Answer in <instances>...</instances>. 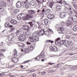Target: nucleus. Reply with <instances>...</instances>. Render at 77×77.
I'll list each match as a JSON object with an SVG mask.
<instances>
[{"label":"nucleus","instance_id":"nucleus-25","mask_svg":"<svg viewBox=\"0 0 77 77\" xmlns=\"http://www.w3.org/2000/svg\"><path fill=\"white\" fill-rule=\"evenodd\" d=\"M40 55H38V56L37 57H36L35 58V60H37L38 61H39V60H41V59H40Z\"/></svg>","mask_w":77,"mask_h":77},{"label":"nucleus","instance_id":"nucleus-45","mask_svg":"<svg viewBox=\"0 0 77 77\" xmlns=\"http://www.w3.org/2000/svg\"><path fill=\"white\" fill-rule=\"evenodd\" d=\"M64 42H65V40H63V41H61V42H60L61 44V45L63 44L64 45Z\"/></svg>","mask_w":77,"mask_h":77},{"label":"nucleus","instance_id":"nucleus-2","mask_svg":"<svg viewBox=\"0 0 77 77\" xmlns=\"http://www.w3.org/2000/svg\"><path fill=\"white\" fill-rule=\"evenodd\" d=\"M38 38L35 37V38H34V37L33 36L29 37V41L31 42H33L35 41H38Z\"/></svg>","mask_w":77,"mask_h":77},{"label":"nucleus","instance_id":"nucleus-42","mask_svg":"<svg viewBox=\"0 0 77 77\" xmlns=\"http://www.w3.org/2000/svg\"><path fill=\"white\" fill-rule=\"evenodd\" d=\"M0 51H1V52L3 53V52H5V51H6V49H1V50H0Z\"/></svg>","mask_w":77,"mask_h":77},{"label":"nucleus","instance_id":"nucleus-27","mask_svg":"<svg viewBox=\"0 0 77 77\" xmlns=\"http://www.w3.org/2000/svg\"><path fill=\"white\" fill-rule=\"evenodd\" d=\"M73 31H75H75H77V25H76L75 26H74L73 27Z\"/></svg>","mask_w":77,"mask_h":77},{"label":"nucleus","instance_id":"nucleus-63","mask_svg":"<svg viewBox=\"0 0 77 77\" xmlns=\"http://www.w3.org/2000/svg\"><path fill=\"white\" fill-rule=\"evenodd\" d=\"M26 43L28 45H30V44H31V43L29 42H27Z\"/></svg>","mask_w":77,"mask_h":77},{"label":"nucleus","instance_id":"nucleus-53","mask_svg":"<svg viewBox=\"0 0 77 77\" xmlns=\"http://www.w3.org/2000/svg\"><path fill=\"white\" fill-rule=\"evenodd\" d=\"M32 75L33 77H36V74L33 73L32 74Z\"/></svg>","mask_w":77,"mask_h":77},{"label":"nucleus","instance_id":"nucleus-11","mask_svg":"<svg viewBox=\"0 0 77 77\" xmlns=\"http://www.w3.org/2000/svg\"><path fill=\"white\" fill-rule=\"evenodd\" d=\"M22 27L23 29L25 30L28 31L29 30V29H30L29 26H28L26 25H23Z\"/></svg>","mask_w":77,"mask_h":77},{"label":"nucleus","instance_id":"nucleus-47","mask_svg":"<svg viewBox=\"0 0 77 77\" xmlns=\"http://www.w3.org/2000/svg\"><path fill=\"white\" fill-rule=\"evenodd\" d=\"M58 3H60V4H62L63 2H62V0H60L58 2Z\"/></svg>","mask_w":77,"mask_h":77},{"label":"nucleus","instance_id":"nucleus-19","mask_svg":"<svg viewBox=\"0 0 77 77\" xmlns=\"http://www.w3.org/2000/svg\"><path fill=\"white\" fill-rule=\"evenodd\" d=\"M17 33H18L19 34H23L24 33V31L22 30V29H19L18 31H17Z\"/></svg>","mask_w":77,"mask_h":77},{"label":"nucleus","instance_id":"nucleus-24","mask_svg":"<svg viewBox=\"0 0 77 77\" xmlns=\"http://www.w3.org/2000/svg\"><path fill=\"white\" fill-rule=\"evenodd\" d=\"M0 56L2 57V58H4L5 55L3 52H2V51H0Z\"/></svg>","mask_w":77,"mask_h":77},{"label":"nucleus","instance_id":"nucleus-38","mask_svg":"<svg viewBox=\"0 0 77 77\" xmlns=\"http://www.w3.org/2000/svg\"><path fill=\"white\" fill-rule=\"evenodd\" d=\"M49 34V32L48 31H47L44 32V34L45 35H48Z\"/></svg>","mask_w":77,"mask_h":77},{"label":"nucleus","instance_id":"nucleus-34","mask_svg":"<svg viewBox=\"0 0 77 77\" xmlns=\"http://www.w3.org/2000/svg\"><path fill=\"white\" fill-rule=\"evenodd\" d=\"M28 48H29V50H32L33 49V47L31 45L29 46L28 47Z\"/></svg>","mask_w":77,"mask_h":77},{"label":"nucleus","instance_id":"nucleus-41","mask_svg":"<svg viewBox=\"0 0 77 77\" xmlns=\"http://www.w3.org/2000/svg\"><path fill=\"white\" fill-rule=\"evenodd\" d=\"M31 27H35V25L34 24H32L31 25H30Z\"/></svg>","mask_w":77,"mask_h":77},{"label":"nucleus","instance_id":"nucleus-36","mask_svg":"<svg viewBox=\"0 0 77 77\" xmlns=\"http://www.w3.org/2000/svg\"><path fill=\"white\" fill-rule=\"evenodd\" d=\"M15 28L13 27L10 30V32H14V31H15Z\"/></svg>","mask_w":77,"mask_h":77},{"label":"nucleus","instance_id":"nucleus-4","mask_svg":"<svg viewBox=\"0 0 77 77\" xmlns=\"http://www.w3.org/2000/svg\"><path fill=\"white\" fill-rule=\"evenodd\" d=\"M67 16V14L65 12H61L60 13V17L61 18H64Z\"/></svg>","mask_w":77,"mask_h":77},{"label":"nucleus","instance_id":"nucleus-18","mask_svg":"<svg viewBox=\"0 0 77 77\" xmlns=\"http://www.w3.org/2000/svg\"><path fill=\"white\" fill-rule=\"evenodd\" d=\"M23 14H20L17 16V19L18 20H20L23 18Z\"/></svg>","mask_w":77,"mask_h":77},{"label":"nucleus","instance_id":"nucleus-3","mask_svg":"<svg viewBox=\"0 0 77 77\" xmlns=\"http://www.w3.org/2000/svg\"><path fill=\"white\" fill-rule=\"evenodd\" d=\"M20 41H24L26 39V36L25 35H20L19 38Z\"/></svg>","mask_w":77,"mask_h":77},{"label":"nucleus","instance_id":"nucleus-55","mask_svg":"<svg viewBox=\"0 0 77 77\" xmlns=\"http://www.w3.org/2000/svg\"><path fill=\"white\" fill-rule=\"evenodd\" d=\"M29 61L30 60H29L26 61L24 62V63H28V62H29Z\"/></svg>","mask_w":77,"mask_h":77},{"label":"nucleus","instance_id":"nucleus-39","mask_svg":"<svg viewBox=\"0 0 77 77\" xmlns=\"http://www.w3.org/2000/svg\"><path fill=\"white\" fill-rule=\"evenodd\" d=\"M47 42H51V43H53V41H52L50 40H48L46 41Z\"/></svg>","mask_w":77,"mask_h":77},{"label":"nucleus","instance_id":"nucleus-8","mask_svg":"<svg viewBox=\"0 0 77 77\" xmlns=\"http://www.w3.org/2000/svg\"><path fill=\"white\" fill-rule=\"evenodd\" d=\"M44 32H45L44 29H41L40 30L38 33L39 36H43L44 35Z\"/></svg>","mask_w":77,"mask_h":77},{"label":"nucleus","instance_id":"nucleus-6","mask_svg":"<svg viewBox=\"0 0 77 77\" xmlns=\"http://www.w3.org/2000/svg\"><path fill=\"white\" fill-rule=\"evenodd\" d=\"M50 50L52 51H57V48L56 46H51L50 48Z\"/></svg>","mask_w":77,"mask_h":77},{"label":"nucleus","instance_id":"nucleus-59","mask_svg":"<svg viewBox=\"0 0 77 77\" xmlns=\"http://www.w3.org/2000/svg\"><path fill=\"white\" fill-rule=\"evenodd\" d=\"M47 11L48 12H50V9H48L47 10Z\"/></svg>","mask_w":77,"mask_h":77},{"label":"nucleus","instance_id":"nucleus-16","mask_svg":"<svg viewBox=\"0 0 77 77\" xmlns=\"http://www.w3.org/2000/svg\"><path fill=\"white\" fill-rule=\"evenodd\" d=\"M28 2V0H26V1L24 2V3L25 4L26 3L25 5V8L26 9H28L29 8V4L27 3Z\"/></svg>","mask_w":77,"mask_h":77},{"label":"nucleus","instance_id":"nucleus-7","mask_svg":"<svg viewBox=\"0 0 77 77\" xmlns=\"http://www.w3.org/2000/svg\"><path fill=\"white\" fill-rule=\"evenodd\" d=\"M19 47H20V48H23L24 47V43H17Z\"/></svg>","mask_w":77,"mask_h":77},{"label":"nucleus","instance_id":"nucleus-40","mask_svg":"<svg viewBox=\"0 0 77 77\" xmlns=\"http://www.w3.org/2000/svg\"><path fill=\"white\" fill-rule=\"evenodd\" d=\"M25 34L26 35H29V34H30V32H29L28 31H27L26 32Z\"/></svg>","mask_w":77,"mask_h":77},{"label":"nucleus","instance_id":"nucleus-37","mask_svg":"<svg viewBox=\"0 0 77 77\" xmlns=\"http://www.w3.org/2000/svg\"><path fill=\"white\" fill-rule=\"evenodd\" d=\"M19 11H18V10H14V13L15 14H17L18 12Z\"/></svg>","mask_w":77,"mask_h":77},{"label":"nucleus","instance_id":"nucleus-17","mask_svg":"<svg viewBox=\"0 0 77 77\" xmlns=\"http://www.w3.org/2000/svg\"><path fill=\"white\" fill-rule=\"evenodd\" d=\"M11 23L12 24H17V21L15 20H11Z\"/></svg>","mask_w":77,"mask_h":77},{"label":"nucleus","instance_id":"nucleus-30","mask_svg":"<svg viewBox=\"0 0 77 77\" xmlns=\"http://www.w3.org/2000/svg\"><path fill=\"white\" fill-rule=\"evenodd\" d=\"M39 55H40V57L41 58L44 57H45V55L44 54V53H43V54L42 53L41 54H40Z\"/></svg>","mask_w":77,"mask_h":77},{"label":"nucleus","instance_id":"nucleus-49","mask_svg":"<svg viewBox=\"0 0 77 77\" xmlns=\"http://www.w3.org/2000/svg\"><path fill=\"white\" fill-rule=\"evenodd\" d=\"M60 65H63V63H60L59 65H57V67H59V66H60Z\"/></svg>","mask_w":77,"mask_h":77},{"label":"nucleus","instance_id":"nucleus-26","mask_svg":"<svg viewBox=\"0 0 77 77\" xmlns=\"http://www.w3.org/2000/svg\"><path fill=\"white\" fill-rule=\"evenodd\" d=\"M28 12L29 14H34L35 13V11L33 10H30L28 11Z\"/></svg>","mask_w":77,"mask_h":77},{"label":"nucleus","instance_id":"nucleus-58","mask_svg":"<svg viewBox=\"0 0 77 77\" xmlns=\"http://www.w3.org/2000/svg\"><path fill=\"white\" fill-rule=\"evenodd\" d=\"M63 3L64 5H66V2L65 1H63Z\"/></svg>","mask_w":77,"mask_h":77},{"label":"nucleus","instance_id":"nucleus-20","mask_svg":"<svg viewBox=\"0 0 77 77\" xmlns=\"http://www.w3.org/2000/svg\"><path fill=\"white\" fill-rule=\"evenodd\" d=\"M26 17L27 19L29 20V19H30V18H32V17H33V16H31V14H27Z\"/></svg>","mask_w":77,"mask_h":77},{"label":"nucleus","instance_id":"nucleus-22","mask_svg":"<svg viewBox=\"0 0 77 77\" xmlns=\"http://www.w3.org/2000/svg\"><path fill=\"white\" fill-rule=\"evenodd\" d=\"M14 37V36L12 35H10L8 37V40L9 41H11V40H12V39H13Z\"/></svg>","mask_w":77,"mask_h":77},{"label":"nucleus","instance_id":"nucleus-54","mask_svg":"<svg viewBox=\"0 0 77 77\" xmlns=\"http://www.w3.org/2000/svg\"><path fill=\"white\" fill-rule=\"evenodd\" d=\"M9 28H10V29H12V28H13V26L12 25H9Z\"/></svg>","mask_w":77,"mask_h":77},{"label":"nucleus","instance_id":"nucleus-50","mask_svg":"<svg viewBox=\"0 0 77 77\" xmlns=\"http://www.w3.org/2000/svg\"><path fill=\"white\" fill-rule=\"evenodd\" d=\"M60 40V38H58L57 39L55 40L56 41H59V40Z\"/></svg>","mask_w":77,"mask_h":77},{"label":"nucleus","instance_id":"nucleus-9","mask_svg":"<svg viewBox=\"0 0 77 77\" xmlns=\"http://www.w3.org/2000/svg\"><path fill=\"white\" fill-rule=\"evenodd\" d=\"M30 5H32V6H37V3L34 0H32L31 1L30 3H29Z\"/></svg>","mask_w":77,"mask_h":77},{"label":"nucleus","instance_id":"nucleus-1","mask_svg":"<svg viewBox=\"0 0 77 77\" xmlns=\"http://www.w3.org/2000/svg\"><path fill=\"white\" fill-rule=\"evenodd\" d=\"M66 8L67 9H68V10H66V12L69 14H71V9H72V6L71 5H66L65 6Z\"/></svg>","mask_w":77,"mask_h":77},{"label":"nucleus","instance_id":"nucleus-56","mask_svg":"<svg viewBox=\"0 0 77 77\" xmlns=\"http://www.w3.org/2000/svg\"><path fill=\"white\" fill-rule=\"evenodd\" d=\"M62 30H60L59 31V33H63V32H62Z\"/></svg>","mask_w":77,"mask_h":77},{"label":"nucleus","instance_id":"nucleus-13","mask_svg":"<svg viewBox=\"0 0 77 77\" xmlns=\"http://www.w3.org/2000/svg\"><path fill=\"white\" fill-rule=\"evenodd\" d=\"M57 10L58 11H61L62 10V6L60 5H57L56 6Z\"/></svg>","mask_w":77,"mask_h":77},{"label":"nucleus","instance_id":"nucleus-62","mask_svg":"<svg viewBox=\"0 0 77 77\" xmlns=\"http://www.w3.org/2000/svg\"><path fill=\"white\" fill-rule=\"evenodd\" d=\"M37 3H38V4H40V3H41V2L39 1L38 0H37Z\"/></svg>","mask_w":77,"mask_h":77},{"label":"nucleus","instance_id":"nucleus-52","mask_svg":"<svg viewBox=\"0 0 77 77\" xmlns=\"http://www.w3.org/2000/svg\"><path fill=\"white\" fill-rule=\"evenodd\" d=\"M14 65H13L11 66H9V68H13V67H14Z\"/></svg>","mask_w":77,"mask_h":77},{"label":"nucleus","instance_id":"nucleus-29","mask_svg":"<svg viewBox=\"0 0 77 77\" xmlns=\"http://www.w3.org/2000/svg\"><path fill=\"white\" fill-rule=\"evenodd\" d=\"M4 11H5L4 8L3 7H2L1 5H0V11L1 12H4Z\"/></svg>","mask_w":77,"mask_h":77},{"label":"nucleus","instance_id":"nucleus-44","mask_svg":"<svg viewBox=\"0 0 77 77\" xmlns=\"http://www.w3.org/2000/svg\"><path fill=\"white\" fill-rule=\"evenodd\" d=\"M60 30H62V31H63V30H64V27H63V26H62L61 27H60Z\"/></svg>","mask_w":77,"mask_h":77},{"label":"nucleus","instance_id":"nucleus-60","mask_svg":"<svg viewBox=\"0 0 77 77\" xmlns=\"http://www.w3.org/2000/svg\"><path fill=\"white\" fill-rule=\"evenodd\" d=\"M38 27L39 29H42V27H41V26H38Z\"/></svg>","mask_w":77,"mask_h":77},{"label":"nucleus","instance_id":"nucleus-46","mask_svg":"<svg viewBox=\"0 0 77 77\" xmlns=\"http://www.w3.org/2000/svg\"><path fill=\"white\" fill-rule=\"evenodd\" d=\"M23 19L24 20H27V17L26 16H24L23 17Z\"/></svg>","mask_w":77,"mask_h":77},{"label":"nucleus","instance_id":"nucleus-51","mask_svg":"<svg viewBox=\"0 0 77 77\" xmlns=\"http://www.w3.org/2000/svg\"><path fill=\"white\" fill-rule=\"evenodd\" d=\"M45 73H46L45 72H42L41 73V74L42 75H44V74H45Z\"/></svg>","mask_w":77,"mask_h":77},{"label":"nucleus","instance_id":"nucleus-21","mask_svg":"<svg viewBox=\"0 0 77 77\" xmlns=\"http://www.w3.org/2000/svg\"><path fill=\"white\" fill-rule=\"evenodd\" d=\"M45 24L46 26H47L48 25V19H45L44 20Z\"/></svg>","mask_w":77,"mask_h":77},{"label":"nucleus","instance_id":"nucleus-12","mask_svg":"<svg viewBox=\"0 0 77 77\" xmlns=\"http://www.w3.org/2000/svg\"><path fill=\"white\" fill-rule=\"evenodd\" d=\"M21 2H18L16 3V6L17 8H21Z\"/></svg>","mask_w":77,"mask_h":77},{"label":"nucleus","instance_id":"nucleus-32","mask_svg":"<svg viewBox=\"0 0 77 77\" xmlns=\"http://www.w3.org/2000/svg\"><path fill=\"white\" fill-rule=\"evenodd\" d=\"M24 51L26 53H29V49L27 48H25Z\"/></svg>","mask_w":77,"mask_h":77},{"label":"nucleus","instance_id":"nucleus-28","mask_svg":"<svg viewBox=\"0 0 77 77\" xmlns=\"http://www.w3.org/2000/svg\"><path fill=\"white\" fill-rule=\"evenodd\" d=\"M5 27L8 28L9 26V23L7 22L5 24Z\"/></svg>","mask_w":77,"mask_h":77},{"label":"nucleus","instance_id":"nucleus-23","mask_svg":"<svg viewBox=\"0 0 77 77\" xmlns=\"http://www.w3.org/2000/svg\"><path fill=\"white\" fill-rule=\"evenodd\" d=\"M54 5V2H51L50 3V4L49 5V7L51 8H53V6Z\"/></svg>","mask_w":77,"mask_h":77},{"label":"nucleus","instance_id":"nucleus-15","mask_svg":"<svg viewBox=\"0 0 77 77\" xmlns=\"http://www.w3.org/2000/svg\"><path fill=\"white\" fill-rule=\"evenodd\" d=\"M64 45L65 46H66V47H69V45H68V41H65L64 40Z\"/></svg>","mask_w":77,"mask_h":77},{"label":"nucleus","instance_id":"nucleus-64","mask_svg":"<svg viewBox=\"0 0 77 77\" xmlns=\"http://www.w3.org/2000/svg\"><path fill=\"white\" fill-rule=\"evenodd\" d=\"M28 24H29V25L30 26V25H32V23L31 22H29Z\"/></svg>","mask_w":77,"mask_h":77},{"label":"nucleus","instance_id":"nucleus-31","mask_svg":"<svg viewBox=\"0 0 77 77\" xmlns=\"http://www.w3.org/2000/svg\"><path fill=\"white\" fill-rule=\"evenodd\" d=\"M76 1L72 2V5H73L75 8H76Z\"/></svg>","mask_w":77,"mask_h":77},{"label":"nucleus","instance_id":"nucleus-48","mask_svg":"<svg viewBox=\"0 0 77 77\" xmlns=\"http://www.w3.org/2000/svg\"><path fill=\"white\" fill-rule=\"evenodd\" d=\"M66 26H67V27H68L70 25H71V24L69 23H67L66 24Z\"/></svg>","mask_w":77,"mask_h":77},{"label":"nucleus","instance_id":"nucleus-35","mask_svg":"<svg viewBox=\"0 0 77 77\" xmlns=\"http://www.w3.org/2000/svg\"><path fill=\"white\" fill-rule=\"evenodd\" d=\"M73 18H72L71 17H69L68 18V21H69V22L72 21V20Z\"/></svg>","mask_w":77,"mask_h":77},{"label":"nucleus","instance_id":"nucleus-5","mask_svg":"<svg viewBox=\"0 0 77 77\" xmlns=\"http://www.w3.org/2000/svg\"><path fill=\"white\" fill-rule=\"evenodd\" d=\"M38 35H39L38 32H35L32 33V35L35 38H37L38 39H38H39V37L38 36Z\"/></svg>","mask_w":77,"mask_h":77},{"label":"nucleus","instance_id":"nucleus-14","mask_svg":"<svg viewBox=\"0 0 77 77\" xmlns=\"http://www.w3.org/2000/svg\"><path fill=\"white\" fill-rule=\"evenodd\" d=\"M11 60L13 62H14L15 63H17V62L18 61V59L15 57H14L12 58Z\"/></svg>","mask_w":77,"mask_h":77},{"label":"nucleus","instance_id":"nucleus-33","mask_svg":"<svg viewBox=\"0 0 77 77\" xmlns=\"http://www.w3.org/2000/svg\"><path fill=\"white\" fill-rule=\"evenodd\" d=\"M14 52H15V53L14 54V56H15V57H17L18 56L17 55V50H16V49L15 50Z\"/></svg>","mask_w":77,"mask_h":77},{"label":"nucleus","instance_id":"nucleus-57","mask_svg":"<svg viewBox=\"0 0 77 77\" xmlns=\"http://www.w3.org/2000/svg\"><path fill=\"white\" fill-rule=\"evenodd\" d=\"M61 25H62V26H64V24H65V23H64V22H63L61 23Z\"/></svg>","mask_w":77,"mask_h":77},{"label":"nucleus","instance_id":"nucleus-43","mask_svg":"<svg viewBox=\"0 0 77 77\" xmlns=\"http://www.w3.org/2000/svg\"><path fill=\"white\" fill-rule=\"evenodd\" d=\"M73 43H72V42H71V43H70L69 45V47H72V46H73Z\"/></svg>","mask_w":77,"mask_h":77},{"label":"nucleus","instance_id":"nucleus-61","mask_svg":"<svg viewBox=\"0 0 77 77\" xmlns=\"http://www.w3.org/2000/svg\"><path fill=\"white\" fill-rule=\"evenodd\" d=\"M75 49V47H72V51H73V50H74Z\"/></svg>","mask_w":77,"mask_h":77},{"label":"nucleus","instance_id":"nucleus-10","mask_svg":"<svg viewBox=\"0 0 77 77\" xmlns=\"http://www.w3.org/2000/svg\"><path fill=\"white\" fill-rule=\"evenodd\" d=\"M47 17L50 20H52L54 18V15L53 14H49L48 15Z\"/></svg>","mask_w":77,"mask_h":77}]
</instances>
